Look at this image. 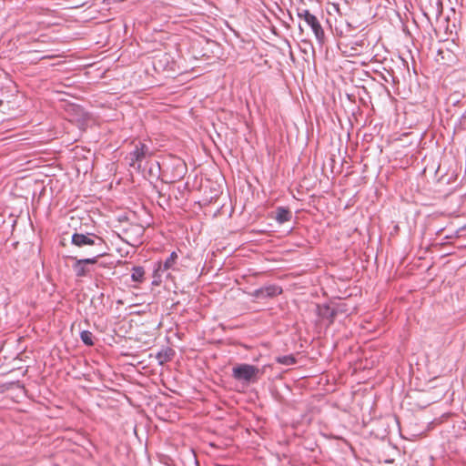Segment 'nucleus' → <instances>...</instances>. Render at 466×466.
Instances as JSON below:
<instances>
[{"label": "nucleus", "mask_w": 466, "mask_h": 466, "mask_svg": "<svg viewBox=\"0 0 466 466\" xmlns=\"http://www.w3.org/2000/svg\"><path fill=\"white\" fill-rule=\"evenodd\" d=\"M133 149L127 155L126 160L130 167L140 170L142 162L151 157L149 147L142 141L132 142Z\"/></svg>", "instance_id": "f257e3e1"}, {"label": "nucleus", "mask_w": 466, "mask_h": 466, "mask_svg": "<svg viewBox=\"0 0 466 466\" xmlns=\"http://www.w3.org/2000/svg\"><path fill=\"white\" fill-rule=\"evenodd\" d=\"M260 374V370L251 364H238L232 369V377L234 380L247 385L257 382Z\"/></svg>", "instance_id": "f03ea898"}, {"label": "nucleus", "mask_w": 466, "mask_h": 466, "mask_svg": "<svg viewBox=\"0 0 466 466\" xmlns=\"http://www.w3.org/2000/svg\"><path fill=\"white\" fill-rule=\"evenodd\" d=\"M298 16L303 19L307 25L311 28L318 43L320 45L323 44L325 34L318 18L308 9H298Z\"/></svg>", "instance_id": "7ed1b4c3"}, {"label": "nucleus", "mask_w": 466, "mask_h": 466, "mask_svg": "<svg viewBox=\"0 0 466 466\" xmlns=\"http://www.w3.org/2000/svg\"><path fill=\"white\" fill-rule=\"evenodd\" d=\"M105 255V251H102L101 249L98 250V253L94 256L93 258H73L75 260V263L73 264L72 268L77 278H83L89 274L90 268H88V265L96 264L98 260V258Z\"/></svg>", "instance_id": "20e7f679"}, {"label": "nucleus", "mask_w": 466, "mask_h": 466, "mask_svg": "<svg viewBox=\"0 0 466 466\" xmlns=\"http://www.w3.org/2000/svg\"><path fill=\"white\" fill-rule=\"evenodd\" d=\"M71 242L73 245L77 247H83L86 245L96 246V247H103L104 241L101 238L94 235V234H82V233H74L72 235Z\"/></svg>", "instance_id": "39448f33"}, {"label": "nucleus", "mask_w": 466, "mask_h": 466, "mask_svg": "<svg viewBox=\"0 0 466 466\" xmlns=\"http://www.w3.org/2000/svg\"><path fill=\"white\" fill-rule=\"evenodd\" d=\"M341 310L340 306L331 307L329 304L317 306V313L319 317L323 319H328L329 324L334 321L336 315Z\"/></svg>", "instance_id": "423d86ee"}, {"label": "nucleus", "mask_w": 466, "mask_h": 466, "mask_svg": "<svg viewBox=\"0 0 466 466\" xmlns=\"http://www.w3.org/2000/svg\"><path fill=\"white\" fill-rule=\"evenodd\" d=\"M178 256L177 254L176 251H172L169 255V257L166 259V261L164 263L162 262H157V265L155 266V269H154V278H159L160 277V272H164V271H167V270H169V269H175V266L177 264V259Z\"/></svg>", "instance_id": "0eeeda50"}, {"label": "nucleus", "mask_w": 466, "mask_h": 466, "mask_svg": "<svg viewBox=\"0 0 466 466\" xmlns=\"http://www.w3.org/2000/svg\"><path fill=\"white\" fill-rule=\"evenodd\" d=\"M282 292V289L278 285H268L261 287L254 291V296L259 299L274 298Z\"/></svg>", "instance_id": "6e6552de"}, {"label": "nucleus", "mask_w": 466, "mask_h": 466, "mask_svg": "<svg viewBox=\"0 0 466 466\" xmlns=\"http://www.w3.org/2000/svg\"><path fill=\"white\" fill-rule=\"evenodd\" d=\"M275 219L278 223L283 224L291 219L292 214L290 210L285 207H279L276 209Z\"/></svg>", "instance_id": "1a4fd4ad"}, {"label": "nucleus", "mask_w": 466, "mask_h": 466, "mask_svg": "<svg viewBox=\"0 0 466 466\" xmlns=\"http://www.w3.org/2000/svg\"><path fill=\"white\" fill-rule=\"evenodd\" d=\"M173 354L174 352L172 349L166 348L157 353L156 359L157 360L159 365H163L172 360Z\"/></svg>", "instance_id": "9d476101"}, {"label": "nucleus", "mask_w": 466, "mask_h": 466, "mask_svg": "<svg viewBox=\"0 0 466 466\" xmlns=\"http://www.w3.org/2000/svg\"><path fill=\"white\" fill-rule=\"evenodd\" d=\"M145 270L143 267L137 266L132 268L131 279L141 283L144 280Z\"/></svg>", "instance_id": "9b49d317"}, {"label": "nucleus", "mask_w": 466, "mask_h": 466, "mask_svg": "<svg viewBox=\"0 0 466 466\" xmlns=\"http://www.w3.org/2000/svg\"><path fill=\"white\" fill-rule=\"evenodd\" d=\"M276 361L285 366H290L296 363V359L293 355H284L276 358Z\"/></svg>", "instance_id": "f8f14e48"}, {"label": "nucleus", "mask_w": 466, "mask_h": 466, "mask_svg": "<svg viewBox=\"0 0 466 466\" xmlns=\"http://www.w3.org/2000/svg\"><path fill=\"white\" fill-rule=\"evenodd\" d=\"M80 339L82 342L86 346H93V334L89 330H83L80 332Z\"/></svg>", "instance_id": "ddd939ff"}]
</instances>
